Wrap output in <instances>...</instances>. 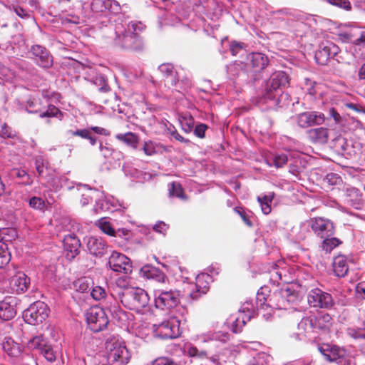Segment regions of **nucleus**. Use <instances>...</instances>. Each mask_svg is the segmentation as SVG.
I'll return each instance as SVG.
<instances>
[{
    "label": "nucleus",
    "mask_w": 365,
    "mask_h": 365,
    "mask_svg": "<svg viewBox=\"0 0 365 365\" xmlns=\"http://www.w3.org/2000/svg\"><path fill=\"white\" fill-rule=\"evenodd\" d=\"M144 28L141 21H131L126 25H106L103 33L113 46L127 51L138 52L144 48L143 41L139 35Z\"/></svg>",
    "instance_id": "1"
},
{
    "label": "nucleus",
    "mask_w": 365,
    "mask_h": 365,
    "mask_svg": "<svg viewBox=\"0 0 365 365\" xmlns=\"http://www.w3.org/2000/svg\"><path fill=\"white\" fill-rule=\"evenodd\" d=\"M106 349L109 365H126L129 362L131 354L118 335H113L106 339Z\"/></svg>",
    "instance_id": "2"
},
{
    "label": "nucleus",
    "mask_w": 365,
    "mask_h": 365,
    "mask_svg": "<svg viewBox=\"0 0 365 365\" xmlns=\"http://www.w3.org/2000/svg\"><path fill=\"white\" fill-rule=\"evenodd\" d=\"M289 84L288 76L282 71L274 72L268 80L265 81L262 98L265 102L267 101L278 103L277 97L281 92V90Z\"/></svg>",
    "instance_id": "3"
},
{
    "label": "nucleus",
    "mask_w": 365,
    "mask_h": 365,
    "mask_svg": "<svg viewBox=\"0 0 365 365\" xmlns=\"http://www.w3.org/2000/svg\"><path fill=\"white\" fill-rule=\"evenodd\" d=\"M294 297L291 294L289 289L282 290L279 293H274L273 296L266 297L262 292H258L256 297V307L257 314L261 310H267L268 308L271 309H285L286 304L289 303L290 299H285V297Z\"/></svg>",
    "instance_id": "4"
},
{
    "label": "nucleus",
    "mask_w": 365,
    "mask_h": 365,
    "mask_svg": "<svg viewBox=\"0 0 365 365\" xmlns=\"http://www.w3.org/2000/svg\"><path fill=\"white\" fill-rule=\"evenodd\" d=\"M150 302L148 293L141 288H133L125 293L121 303L127 308L138 312L146 308Z\"/></svg>",
    "instance_id": "5"
},
{
    "label": "nucleus",
    "mask_w": 365,
    "mask_h": 365,
    "mask_svg": "<svg viewBox=\"0 0 365 365\" xmlns=\"http://www.w3.org/2000/svg\"><path fill=\"white\" fill-rule=\"evenodd\" d=\"M181 297V292L178 289H157L155 291V307L160 309L175 307L180 304Z\"/></svg>",
    "instance_id": "6"
},
{
    "label": "nucleus",
    "mask_w": 365,
    "mask_h": 365,
    "mask_svg": "<svg viewBox=\"0 0 365 365\" xmlns=\"http://www.w3.org/2000/svg\"><path fill=\"white\" fill-rule=\"evenodd\" d=\"M49 309L43 302L37 301L31 304L28 309L23 312L24 321L30 324H38L46 319L48 316Z\"/></svg>",
    "instance_id": "7"
},
{
    "label": "nucleus",
    "mask_w": 365,
    "mask_h": 365,
    "mask_svg": "<svg viewBox=\"0 0 365 365\" xmlns=\"http://www.w3.org/2000/svg\"><path fill=\"white\" fill-rule=\"evenodd\" d=\"M180 320L176 317H170L155 326L156 335L161 339H175L180 335Z\"/></svg>",
    "instance_id": "8"
},
{
    "label": "nucleus",
    "mask_w": 365,
    "mask_h": 365,
    "mask_svg": "<svg viewBox=\"0 0 365 365\" xmlns=\"http://www.w3.org/2000/svg\"><path fill=\"white\" fill-rule=\"evenodd\" d=\"M88 327L94 332L104 329L108 324V318L103 308L91 307L86 313Z\"/></svg>",
    "instance_id": "9"
},
{
    "label": "nucleus",
    "mask_w": 365,
    "mask_h": 365,
    "mask_svg": "<svg viewBox=\"0 0 365 365\" xmlns=\"http://www.w3.org/2000/svg\"><path fill=\"white\" fill-rule=\"evenodd\" d=\"M240 313H244L245 316L240 319V317H233L230 319L227 322L228 324H231L232 331L234 333H238L241 331L242 327L253 317L256 313L255 307L253 303L250 301L244 302L239 309Z\"/></svg>",
    "instance_id": "10"
},
{
    "label": "nucleus",
    "mask_w": 365,
    "mask_h": 365,
    "mask_svg": "<svg viewBox=\"0 0 365 365\" xmlns=\"http://www.w3.org/2000/svg\"><path fill=\"white\" fill-rule=\"evenodd\" d=\"M307 301L309 306L314 308L330 309L334 304L330 294L318 288L313 289L309 292Z\"/></svg>",
    "instance_id": "11"
},
{
    "label": "nucleus",
    "mask_w": 365,
    "mask_h": 365,
    "mask_svg": "<svg viewBox=\"0 0 365 365\" xmlns=\"http://www.w3.org/2000/svg\"><path fill=\"white\" fill-rule=\"evenodd\" d=\"M325 119L323 113L316 110L304 111L296 115L297 124L302 128L321 125Z\"/></svg>",
    "instance_id": "12"
},
{
    "label": "nucleus",
    "mask_w": 365,
    "mask_h": 365,
    "mask_svg": "<svg viewBox=\"0 0 365 365\" xmlns=\"http://www.w3.org/2000/svg\"><path fill=\"white\" fill-rule=\"evenodd\" d=\"M339 47L333 42H323L315 53L316 61L321 65H325L329 58H335L337 61H339Z\"/></svg>",
    "instance_id": "13"
},
{
    "label": "nucleus",
    "mask_w": 365,
    "mask_h": 365,
    "mask_svg": "<svg viewBox=\"0 0 365 365\" xmlns=\"http://www.w3.org/2000/svg\"><path fill=\"white\" fill-rule=\"evenodd\" d=\"M319 351L329 361H335L339 365H346V351L336 346L324 344L319 346Z\"/></svg>",
    "instance_id": "14"
},
{
    "label": "nucleus",
    "mask_w": 365,
    "mask_h": 365,
    "mask_svg": "<svg viewBox=\"0 0 365 365\" xmlns=\"http://www.w3.org/2000/svg\"><path fill=\"white\" fill-rule=\"evenodd\" d=\"M108 264L114 272L129 274L132 272V264L129 258L125 255L113 251L110 255Z\"/></svg>",
    "instance_id": "15"
},
{
    "label": "nucleus",
    "mask_w": 365,
    "mask_h": 365,
    "mask_svg": "<svg viewBox=\"0 0 365 365\" xmlns=\"http://www.w3.org/2000/svg\"><path fill=\"white\" fill-rule=\"evenodd\" d=\"M309 226L314 232L321 237H331L334 234V227L333 223L323 217H315L310 220Z\"/></svg>",
    "instance_id": "16"
},
{
    "label": "nucleus",
    "mask_w": 365,
    "mask_h": 365,
    "mask_svg": "<svg viewBox=\"0 0 365 365\" xmlns=\"http://www.w3.org/2000/svg\"><path fill=\"white\" fill-rule=\"evenodd\" d=\"M31 51L38 66L44 68H49L52 66L53 57L45 47L41 45H34L31 48Z\"/></svg>",
    "instance_id": "17"
},
{
    "label": "nucleus",
    "mask_w": 365,
    "mask_h": 365,
    "mask_svg": "<svg viewBox=\"0 0 365 365\" xmlns=\"http://www.w3.org/2000/svg\"><path fill=\"white\" fill-rule=\"evenodd\" d=\"M91 9L96 13L108 11L116 14L121 11V6L115 0H93L91 3Z\"/></svg>",
    "instance_id": "18"
},
{
    "label": "nucleus",
    "mask_w": 365,
    "mask_h": 365,
    "mask_svg": "<svg viewBox=\"0 0 365 365\" xmlns=\"http://www.w3.org/2000/svg\"><path fill=\"white\" fill-rule=\"evenodd\" d=\"M195 280V290L190 294V298L193 300L198 299L208 292L212 277L208 274L201 273L196 277Z\"/></svg>",
    "instance_id": "19"
},
{
    "label": "nucleus",
    "mask_w": 365,
    "mask_h": 365,
    "mask_svg": "<svg viewBox=\"0 0 365 365\" xmlns=\"http://www.w3.org/2000/svg\"><path fill=\"white\" fill-rule=\"evenodd\" d=\"M133 288L130 287L128 279L125 277H118L114 284H112L109 288L110 293L113 299L121 301L125 297V293Z\"/></svg>",
    "instance_id": "20"
},
{
    "label": "nucleus",
    "mask_w": 365,
    "mask_h": 365,
    "mask_svg": "<svg viewBox=\"0 0 365 365\" xmlns=\"http://www.w3.org/2000/svg\"><path fill=\"white\" fill-rule=\"evenodd\" d=\"M9 284L16 293H23L28 289L30 279L24 272H18L10 278Z\"/></svg>",
    "instance_id": "21"
},
{
    "label": "nucleus",
    "mask_w": 365,
    "mask_h": 365,
    "mask_svg": "<svg viewBox=\"0 0 365 365\" xmlns=\"http://www.w3.org/2000/svg\"><path fill=\"white\" fill-rule=\"evenodd\" d=\"M331 148L339 155L348 158L353 151L351 145L347 140L341 135H337L331 142Z\"/></svg>",
    "instance_id": "22"
},
{
    "label": "nucleus",
    "mask_w": 365,
    "mask_h": 365,
    "mask_svg": "<svg viewBox=\"0 0 365 365\" xmlns=\"http://www.w3.org/2000/svg\"><path fill=\"white\" fill-rule=\"evenodd\" d=\"M86 247L91 255L102 257L106 252V244L102 238L89 237L86 240Z\"/></svg>",
    "instance_id": "23"
},
{
    "label": "nucleus",
    "mask_w": 365,
    "mask_h": 365,
    "mask_svg": "<svg viewBox=\"0 0 365 365\" xmlns=\"http://www.w3.org/2000/svg\"><path fill=\"white\" fill-rule=\"evenodd\" d=\"M63 246L68 257L73 259L79 253L81 242L74 234H70L65 236Z\"/></svg>",
    "instance_id": "24"
},
{
    "label": "nucleus",
    "mask_w": 365,
    "mask_h": 365,
    "mask_svg": "<svg viewBox=\"0 0 365 365\" xmlns=\"http://www.w3.org/2000/svg\"><path fill=\"white\" fill-rule=\"evenodd\" d=\"M4 352L14 361L19 359L24 350V346L14 341L11 338H6L2 344Z\"/></svg>",
    "instance_id": "25"
},
{
    "label": "nucleus",
    "mask_w": 365,
    "mask_h": 365,
    "mask_svg": "<svg viewBox=\"0 0 365 365\" xmlns=\"http://www.w3.org/2000/svg\"><path fill=\"white\" fill-rule=\"evenodd\" d=\"M309 140L317 144H325L329 138V129L324 127L311 128L307 132Z\"/></svg>",
    "instance_id": "26"
},
{
    "label": "nucleus",
    "mask_w": 365,
    "mask_h": 365,
    "mask_svg": "<svg viewBox=\"0 0 365 365\" xmlns=\"http://www.w3.org/2000/svg\"><path fill=\"white\" fill-rule=\"evenodd\" d=\"M344 198L349 205L356 209L359 208L363 204L362 194L359 190L353 187L346 188Z\"/></svg>",
    "instance_id": "27"
},
{
    "label": "nucleus",
    "mask_w": 365,
    "mask_h": 365,
    "mask_svg": "<svg viewBox=\"0 0 365 365\" xmlns=\"http://www.w3.org/2000/svg\"><path fill=\"white\" fill-rule=\"evenodd\" d=\"M314 317H304L298 324V329L299 332L296 334L298 339H301L299 336L306 337L311 336L312 334L317 332L314 325Z\"/></svg>",
    "instance_id": "28"
},
{
    "label": "nucleus",
    "mask_w": 365,
    "mask_h": 365,
    "mask_svg": "<svg viewBox=\"0 0 365 365\" xmlns=\"http://www.w3.org/2000/svg\"><path fill=\"white\" fill-rule=\"evenodd\" d=\"M14 299L6 297L0 302V318L4 321L13 319L16 315V310L13 304Z\"/></svg>",
    "instance_id": "29"
},
{
    "label": "nucleus",
    "mask_w": 365,
    "mask_h": 365,
    "mask_svg": "<svg viewBox=\"0 0 365 365\" xmlns=\"http://www.w3.org/2000/svg\"><path fill=\"white\" fill-rule=\"evenodd\" d=\"M333 270L336 276L339 277H344L346 275L349 265L345 256L338 255L334 258Z\"/></svg>",
    "instance_id": "30"
},
{
    "label": "nucleus",
    "mask_w": 365,
    "mask_h": 365,
    "mask_svg": "<svg viewBox=\"0 0 365 365\" xmlns=\"http://www.w3.org/2000/svg\"><path fill=\"white\" fill-rule=\"evenodd\" d=\"M159 71L163 74L165 80L171 86H176L178 82V73L174 66L170 63H163L158 67Z\"/></svg>",
    "instance_id": "31"
},
{
    "label": "nucleus",
    "mask_w": 365,
    "mask_h": 365,
    "mask_svg": "<svg viewBox=\"0 0 365 365\" xmlns=\"http://www.w3.org/2000/svg\"><path fill=\"white\" fill-rule=\"evenodd\" d=\"M314 321H315L314 325L316 331H329L332 325V317L329 314H323L318 317H314Z\"/></svg>",
    "instance_id": "32"
},
{
    "label": "nucleus",
    "mask_w": 365,
    "mask_h": 365,
    "mask_svg": "<svg viewBox=\"0 0 365 365\" xmlns=\"http://www.w3.org/2000/svg\"><path fill=\"white\" fill-rule=\"evenodd\" d=\"M250 63L256 71L265 68L269 63V59L266 55L262 53H253L250 56Z\"/></svg>",
    "instance_id": "33"
},
{
    "label": "nucleus",
    "mask_w": 365,
    "mask_h": 365,
    "mask_svg": "<svg viewBox=\"0 0 365 365\" xmlns=\"http://www.w3.org/2000/svg\"><path fill=\"white\" fill-rule=\"evenodd\" d=\"M99 149L102 155L108 160L112 159L119 160L123 156V154L120 151L114 150L108 143H101Z\"/></svg>",
    "instance_id": "34"
},
{
    "label": "nucleus",
    "mask_w": 365,
    "mask_h": 365,
    "mask_svg": "<svg viewBox=\"0 0 365 365\" xmlns=\"http://www.w3.org/2000/svg\"><path fill=\"white\" fill-rule=\"evenodd\" d=\"M202 339L203 341H207L211 340L220 341L222 342H226L229 340V334L227 332L217 331V332H212L208 331L207 333L202 334Z\"/></svg>",
    "instance_id": "35"
},
{
    "label": "nucleus",
    "mask_w": 365,
    "mask_h": 365,
    "mask_svg": "<svg viewBox=\"0 0 365 365\" xmlns=\"http://www.w3.org/2000/svg\"><path fill=\"white\" fill-rule=\"evenodd\" d=\"M93 282L91 278L88 277H83L78 278L73 282L74 288L80 292H85L88 291Z\"/></svg>",
    "instance_id": "36"
},
{
    "label": "nucleus",
    "mask_w": 365,
    "mask_h": 365,
    "mask_svg": "<svg viewBox=\"0 0 365 365\" xmlns=\"http://www.w3.org/2000/svg\"><path fill=\"white\" fill-rule=\"evenodd\" d=\"M11 253L8 245L0 240V269L9 264L11 260Z\"/></svg>",
    "instance_id": "37"
},
{
    "label": "nucleus",
    "mask_w": 365,
    "mask_h": 365,
    "mask_svg": "<svg viewBox=\"0 0 365 365\" xmlns=\"http://www.w3.org/2000/svg\"><path fill=\"white\" fill-rule=\"evenodd\" d=\"M115 138L134 148H136L137 147L138 137L135 134L131 132H128L125 134H118Z\"/></svg>",
    "instance_id": "38"
},
{
    "label": "nucleus",
    "mask_w": 365,
    "mask_h": 365,
    "mask_svg": "<svg viewBox=\"0 0 365 365\" xmlns=\"http://www.w3.org/2000/svg\"><path fill=\"white\" fill-rule=\"evenodd\" d=\"M12 175L21 180L20 183L24 185H30L33 183L31 177L22 169L16 168L12 171Z\"/></svg>",
    "instance_id": "39"
},
{
    "label": "nucleus",
    "mask_w": 365,
    "mask_h": 365,
    "mask_svg": "<svg viewBox=\"0 0 365 365\" xmlns=\"http://www.w3.org/2000/svg\"><path fill=\"white\" fill-rule=\"evenodd\" d=\"M142 272L147 278H154L156 277L159 281L164 280L165 275L159 269L150 266H144L142 268Z\"/></svg>",
    "instance_id": "40"
},
{
    "label": "nucleus",
    "mask_w": 365,
    "mask_h": 365,
    "mask_svg": "<svg viewBox=\"0 0 365 365\" xmlns=\"http://www.w3.org/2000/svg\"><path fill=\"white\" fill-rule=\"evenodd\" d=\"M184 351L186 354L191 357L205 358L207 356L206 351H199L195 346L190 344H186L185 346Z\"/></svg>",
    "instance_id": "41"
},
{
    "label": "nucleus",
    "mask_w": 365,
    "mask_h": 365,
    "mask_svg": "<svg viewBox=\"0 0 365 365\" xmlns=\"http://www.w3.org/2000/svg\"><path fill=\"white\" fill-rule=\"evenodd\" d=\"M47 344L42 336V335H38L31 339L27 344V346L29 349H39L41 351L42 348L44 347Z\"/></svg>",
    "instance_id": "42"
},
{
    "label": "nucleus",
    "mask_w": 365,
    "mask_h": 365,
    "mask_svg": "<svg viewBox=\"0 0 365 365\" xmlns=\"http://www.w3.org/2000/svg\"><path fill=\"white\" fill-rule=\"evenodd\" d=\"M182 129L187 133L192 130L194 126V118L190 115H183L180 118Z\"/></svg>",
    "instance_id": "43"
},
{
    "label": "nucleus",
    "mask_w": 365,
    "mask_h": 365,
    "mask_svg": "<svg viewBox=\"0 0 365 365\" xmlns=\"http://www.w3.org/2000/svg\"><path fill=\"white\" fill-rule=\"evenodd\" d=\"M322 239L324 240L322 242V247L326 252L331 251L339 244V240L336 237H333V236L324 237Z\"/></svg>",
    "instance_id": "44"
},
{
    "label": "nucleus",
    "mask_w": 365,
    "mask_h": 365,
    "mask_svg": "<svg viewBox=\"0 0 365 365\" xmlns=\"http://www.w3.org/2000/svg\"><path fill=\"white\" fill-rule=\"evenodd\" d=\"M169 195L173 197H177L183 199V190L179 183L172 182L169 184Z\"/></svg>",
    "instance_id": "45"
},
{
    "label": "nucleus",
    "mask_w": 365,
    "mask_h": 365,
    "mask_svg": "<svg viewBox=\"0 0 365 365\" xmlns=\"http://www.w3.org/2000/svg\"><path fill=\"white\" fill-rule=\"evenodd\" d=\"M272 163H269V160H267V164L269 166L273 164L277 168H280L287 164L288 158L286 154L277 155L272 159Z\"/></svg>",
    "instance_id": "46"
},
{
    "label": "nucleus",
    "mask_w": 365,
    "mask_h": 365,
    "mask_svg": "<svg viewBox=\"0 0 365 365\" xmlns=\"http://www.w3.org/2000/svg\"><path fill=\"white\" fill-rule=\"evenodd\" d=\"M29 205L34 210L43 211L46 204L45 201L41 197H32L29 200Z\"/></svg>",
    "instance_id": "47"
},
{
    "label": "nucleus",
    "mask_w": 365,
    "mask_h": 365,
    "mask_svg": "<svg viewBox=\"0 0 365 365\" xmlns=\"http://www.w3.org/2000/svg\"><path fill=\"white\" fill-rule=\"evenodd\" d=\"M113 300L114 302H111L109 305H108L107 309L114 318H120V315L123 314V312L118 304L119 299H113Z\"/></svg>",
    "instance_id": "48"
},
{
    "label": "nucleus",
    "mask_w": 365,
    "mask_h": 365,
    "mask_svg": "<svg viewBox=\"0 0 365 365\" xmlns=\"http://www.w3.org/2000/svg\"><path fill=\"white\" fill-rule=\"evenodd\" d=\"M99 227L106 234L110 236H116L115 231L111 226L110 223L104 219L99 220Z\"/></svg>",
    "instance_id": "49"
},
{
    "label": "nucleus",
    "mask_w": 365,
    "mask_h": 365,
    "mask_svg": "<svg viewBox=\"0 0 365 365\" xmlns=\"http://www.w3.org/2000/svg\"><path fill=\"white\" fill-rule=\"evenodd\" d=\"M91 294L95 300L99 301L106 297V291L105 288L101 286H95L93 287Z\"/></svg>",
    "instance_id": "50"
},
{
    "label": "nucleus",
    "mask_w": 365,
    "mask_h": 365,
    "mask_svg": "<svg viewBox=\"0 0 365 365\" xmlns=\"http://www.w3.org/2000/svg\"><path fill=\"white\" fill-rule=\"evenodd\" d=\"M48 162L44 160L42 158H38L35 160L36 169L39 176L43 177L45 170L48 169Z\"/></svg>",
    "instance_id": "51"
},
{
    "label": "nucleus",
    "mask_w": 365,
    "mask_h": 365,
    "mask_svg": "<svg viewBox=\"0 0 365 365\" xmlns=\"http://www.w3.org/2000/svg\"><path fill=\"white\" fill-rule=\"evenodd\" d=\"M62 115V112L57 108L56 106L53 105H49L48 106V108L46 111L40 113L39 116L41 118H45V117H53V116H58V115Z\"/></svg>",
    "instance_id": "52"
},
{
    "label": "nucleus",
    "mask_w": 365,
    "mask_h": 365,
    "mask_svg": "<svg viewBox=\"0 0 365 365\" xmlns=\"http://www.w3.org/2000/svg\"><path fill=\"white\" fill-rule=\"evenodd\" d=\"M41 353L48 361H53L56 360V354L50 345L46 344L42 348Z\"/></svg>",
    "instance_id": "53"
},
{
    "label": "nucleus",
    "mask_w": 365,
    "mask_h": 365,
    "mask_svg": "<svg viewBox=\"0 0 365 365\" xmlns=\"http://www.w3.org/2000/svg\"><path fill=\"white\" fill-rule=\"evenodd\" d=\"M246 45L242 42L232 41L230 43V51L232 56H236L239 52L245 49Z\"/></svg>",
    "instance_id": "54"
},
{
    "label": "nucleus",
    "mask_w": 365,
    "mask_h": 365,
    "mask_svg": "<svg viewBox=\"0 0 365 365\" xmlns=\"http://www.w3.org/2000/svg\"><path fill=\"white\" fill-rule=\"evenodd\" d=\"M347 334L351 337L358 339H365V329L360 328H349Z\"/></svg>",
    "instance_id": "55"
},
{
    "label": "nucleus",
    "mask_w": 365,
    "mask_h": 365,
    "mask_svg": "<svg viewBox=\"0 0 365 365\" xmlns=\"http://www.w3.org/2000/svg\"><path fill=\"white\" fill-rule=\"evenodd\" d=\"M68 135H71L73 136H79L83 139H87L89 137V135L91 133L90 128L89 129H78L76 130H68Z\"/></svg>",
    "instance_id": "56"
},
{
    "label": "nucleus",
    "mask_w": 365,
    "mask_h": 365,
    "mask_svg": "<svg viewBox=\"0 0 365 365\" xmlns=\"http://www.w3.org/2000/svg\"><path fill=\"white\" fill-rule=\"evenodd\" d=\"M0 135L4 138H13L15 136V133L9 126L4 123L1 125Z\"/></svg>",
    "instance_id": "57"
},
{
    "label": "nucleus",
    "mask_w": 365,
    "mask_h": 365,
    "mask_svg": "<svg viewBox=\"0 0 365 365\" xmlns=\"http://www.w3.org/2000/svg\"><path fill=\"white\" fill-rule=\"evenodd\" d=\"M208 128V126L204 123H200L197 125L193 130L194 134L200 138H204L205 137V131Z\"/></svg>",
    "instance_id": "58"
},
{
    "label": "nucleus",
    "mask_w": 365,
    "mask_h": 365,
    "mask_svg": "<svg viewBox=\"0 0 365 365\" xmlns=\"http://www.w3.org/2000/svg\"><path fill=\"white\" fill-rule=\"evenodd\" d=\"M309 233L308 227L305 225H301L299 227V232L296 235V240L301 242L307 238V235Z\"/></svg>",
    "instance_id": "59"
},
{
    "label": "nucleus",
    "mask_w": 365,
    "mask_h": 365,
    "mask_svg": "<svg viewBox=\"0 0 365 365\" xmlns=\"http://www.w3.org/2000/svg\"><path fill=\"white\" fill-rule=\"evenodd\" d=\"M234 210L241 217L242 220L247 225H248L249 227H251L252 225V223L250 220L248 215H247V213L242 210V208L236 207L234 209Z\"/></svg>",
    "instance_id": "60"
},
{
    "label": "nucleus",
    "mask_w": 365,
    "mask_h": 365,
    "mask_svg": "<svg viewBox=\"0 0 365 365\" xmlns=\"http://www.w3.org/2000/svg\"><path fill=\"white\" fill-rule=\"evenodd\" d=\"M169 226L163 221L158 222L153 227L156 232L165 235Z\"/></svg>",
    "instance_id": "61"
},
{
    "label": "nucleus",
    "mask_w": 365,
    "mask_h": 365,
    "mask_svg": "<svg viewBox=\"0 0 365 365\" xmlns=\"http://www.w3.org/2000/svg\"><path fill=\"white\" fill-rule=\"evenodd\" d=\"M152 365H177L174 361L167 357H160L156 359Z\"/></svg>",
    "instance_id": "62"
},
{
    "label": "nucleus",
    "mask_w": 365,
    "mask_h": 365,
    "mask_svg": "<svg viewBox=\"0 0 365 365\" xmlns=\"http://www.w3.org/2000/svg\"><path fill=\"white\" fill-rule=\"evenodd\" d=\"M143 150L147 155H152L156 152L153 143L150 141L144 143Z\"/></svg>",
    "instance_id": "63"
},
{
    "label": "nucleus",
    "mask_w": 365,
    "mask_h": 365,
    "mask_svg": "<svg viewBox=\"0 0 365 365\" xmlns=\"http://www.w3.org/2000/svg\"><path fill=\"white\" fill-rule=\"evenodd\" d=\"M354 45L365 48V31H361L359 36L354 40Z\"/></svg>",
    "instance_id": "64"
}]
</instances>
